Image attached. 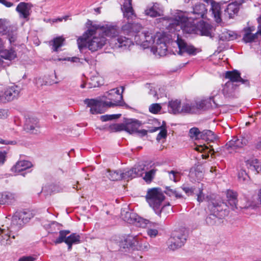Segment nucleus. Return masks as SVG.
Here are the masks:
<instances>
[{
    "label": "nucleus",
    "mask_w": 261,
    "mask_h": 261,
    "mask_svg": "<svg viewBox=\"0 0 261 261\" xmlns=\"http://www.w3.org/2000/svg\"><path fill=\"white\" fill-rule=\"evenodd\" d=\"M168 28L171 32L182 30L184 33L199 34L212 38L210 26L203 21H200L197 25L194 22L188 21L189 14L179 10H174Z\"/></svg>",
    "instance_id": "nucleus-1"
},
{
    "label": "nucleus",
    "mask_w": 261,
    "mask_h": 261,
    "mask_svg": "<svg viewBox=\"0 0 261 261\" xmlns=\"http://www.w3.org/2000/svg\"><path fill=\"white\" fill-rule=\"evenodd\" d=\"M86 26L87 28L82 36L77 39V44L80 50L87 47L92 52L102 48L107 43V39L99 33L100 24L88 20Z\"/></svg>",
    "instance_id": "nucleus-2"
},
{
    "label": "nucleus",
    "mask_w": 261,
    "mask_h": 261,
    "mask_svg": "<svg viewBox=\"0 0 261 261\" xmlns=\"http://www.w3.org/2000/svg\"><path fill=\"white\" fill-rule=\"evenodd\" d=\"M121 31L128 36H134L135 42L143 49L149 48L155 42L156 35L139 23L127 22L122 26Z\"/></svg>",
    "instance_id": "nucleus-3"
},
{
    "label": "nucleus",
    "mask_w": 261,
    "mask_h": 261,
    "mask_svg": "<svg viewBox=\"0 0 261 261\" xmlns=\"http://www.w3.org/2000/svg\"><path fill=\"white\" fill-rule=\"evenodd\" d=\"M105 96L111 101L103 102L94 99H86L84 100L87 107L90 108V111L92 114H102L105 112L106 107L123 106L126 105L123 101L122 94H120L118 88H114L107 92Z\"/></svg>",
    "instance_id": "nucleus-4"
},
{
    "label": "nucleus",
    "mask_w": 261,
    "mask_h": 261,
    "mask_svg": "<svg viewBox=\"0 0 261 261\" xmlns=\"http://www.w3.org/2000/svg\"><path fill=\"white\" fill-rule=\"evenodd\" d=\"M146 199L149 205L153 208L158 215H160L167 209L171 210L169 204L165 205L161 210L160 209V205L164 199V196L159 188L149 189L146 195Z\"/></svg>",
    "instance_id": "nucleus-5"
},
{
    "label": "nucleus",
    "mask_w": 261,
    "mask_h": 261,
    "mask_svg": "<svg viewBox=\"0 0 261 261\" xmlns=\"http://www.w3.org/2000/svg\"><path fill=\"white\" fill-rule=\"evenodd\" d=\"M70 231L68 230H61L59 231V237L54 241L55 244H58L65 242L68 245V250L70 251L73 244H79L81 242V237L79 234L73 233L67 236Z\"/></svg>",
    "instance_id": "nucleus-6"
},
{
    "label": "nucleus",
    "mask_w": 261,
    "mask_h": 261,
    "mask_svg": "<svg viewBox=\"0 0 261 261\" xmlns=\"http://www.w3.org/2000/svg\"><path fill=\"white\" fill-rule=\"evenodd\" d=\"M21 88L16 85L7 87L0 91V103H7L17 99L20 96Z\"/></svg>",
    "instance_id": "nucleus-7"
},
{
    "label": "nucleus",
    "mask_w": 261,
    "mask_h": 261,
    "mask_svg": "<svg viewBox=\"0 0 261 261\" xmlns=\"http://www.w3.org/2000/svg\"><path fill=\"white\" fill-rule=\"evenodd\" d=\"M186 240L187 235L185 231H175L168 240V248L175 250L182 246Z\"/></svg>",
    "instance_id": "nucleus-8"
},
{
    "label": "nucleus",
    "mask_w": 261,
    "mask_h": 261,
    "mask_svg": "<svg viewBox=\"0 0 261 261\" xmlns=\"http://www.w3.org/2000/svg\"><path fill=\"white\" fill-rule=\"evenodd\" d=\"M156 44L151 48V51L154 55H158L160 56L166 55L167 52V46L165 42L166 38L163 35L158 33L156 34Z\"/></svg>",
    "instance_id": "nucleus-9"
},
{
    "label": "nucleus",
    "mask_w": 261,
    "mask_h": 261,
    "mask_svg": "<svg viewBox=\"0 0 261 261\" xmlns=\"http://www.w3.org/2000/svg\"><path fill=\"white\" fill-rule=\"evenodd\" d=\"M185 12L189 14L188 21H190V20L203 18L204 15L207 12V9L206 8L204 4L201 3H198L193 6L192 12Z\"/></svg>",
    "instance_id": "nucleus-10"
},
{
    "label": "nucleus",
    "mask_w": 261,
    "mask_h": 261,
    "mask_svg": "<svg viewBox=\"0 0 261 261\" xmlns=\"http://www.w3.org/2000/svg\"><path fill=\"white\" fill-rule=\"evenodd\" d=\"M175 41L179 48L178 52L179 55H182L185 53L191 55H196V49L192 45H188L178 34H177Z\"/></svg>",
    "instance_id": "nucleus-11"
},
{
    "label": "nucleus",
    "mask_w": 261,
    "mask_h": 261,
    "mask_svg": "<svg viewBox=\"0 0 261 261\" xmlns=\"http://www.w3.org/2000/svg\"><path fill=\"white\" fill-rule=\"evenodd\" d=\"M32 7L33 5L31 3L21 2L16 7V11L18 12L19 18L28 21L32 12Z\"/></svg>",
    "instance_id": "nucleus-12"
},
{
    "label": "nucleus",
    "mask_w": 261,
    "mask_h": 261,
    "mask_svg": "<svg viewBox=\"0 0 261 261\" xmlns=\"http://www.w3.org/2000/svg\"><path fill=\"white\" fill-rule=\"evenodd\" d=\"M101 28L99 29V33L103 34V35L111 37V44H113L116 39V37L117 36L119 30L117 26L107 24L106 25H100Z\"/></svg>",
    "instance_id": "nucleus-13"
},
{
    "label": "nucleus",
    "mask_w": 261,
    "mask_h": 261,
    "mask_svg": "<svg viewBox=\"0 0 261 261\" xmlns=\"http://www.w3.org/2000/svg\"><path fill=\"white\" fill-rule=\"evenodd\" d=\"M23 215V213H17L16 212L12 217L10 227H7V228L13 232L18 231L23 225L22 220L24 218Z\"/></svg>",
    "instance_id": "nucleus-14"
},
{
    "label": "nucleus",
    "mask_w": 261,
    "mask_h": 261,
    "mask_svg": "<svg viewBox=\"0 0 261 261\" xmlns=\"http://www.w3.org/2000/svg\"><path fill=\"white\" fill-rule=\"evenodd\" d=\"M144 170V168L142 166H136L128 170L122 172V179L128 180L133 178L141 176L143 175Z\"/></svg>",
    "instance_id": "nucleus-15"
},
{
    "label": "nucleus",
    "mask_w": 261,
    "mask_h": 261,
    "mask_svg": "<svg viewBox=\"0 0 261 261\" xmlns=\"http://www.w3.org/2000/svg\"><path fill=\"white\" fill-rule=\"evenodd\" d=\"M226 204L222 203L220 205L215 206L214 209V214H210L206 218V222L210 225H213L219 222L220 218L217 216V214H215L216 212H219L221 213H225L226 211Z\"/></svg>",
    "instance_id": "nucleus-16"
},
{
    "label": "nucleus",
    "mask_w": 261,
    "mask_h": 261,
    "mask_svg": "<svg viewBox=\"0 0 261 261\" xmlns=\"http://www.w3.org/2000/svg\"><path fill=\"white\" fill-rule=\"evenodd\" d=\"M225 77L229 80L228 82H241L246 86H249V82L248 80H245L241 77L240 73L237 70L228 71L225 73Z\"/></svg>",
    "instance_id": "nucleus-17"
},
{
    "label": "nucleus",
    "mask_w": 261,
    "mask_h": 261,
    "mask_svg": "<svg viewBox=\"0 0 261 261\" xmlns=\"http://www.w3.org/2000/svg\"><path fill=\"white\" fill-rule=\"evenodd\" d=\"M163 12L162 6L160 4L155 3L151 4L147 6L145 10V14L146 15L155 17L161 16Z\"/></svg>",
    "instance_id": "nucleus-18"
},
{
    "label": "nucleus",
    "mask_w": 261,
    "mask_h": 261,
    "mask_svg": "<svg viewBox=\"0 0 261 261\" xmlns=\"http://www.w3.org/2000/svg\"><path fill=\"white\" fill-rule=\"evenodd\" d=\"M3 228H0V243L2 245H10L12 243V239H14V235L11 236V233L13 232L8 229H6L3 226Z\"/></svg>",
    "instance_id": "nucleus-19"
},
{
    "label": "nucleus",
    "mask_w": 261,
    "mask_h": 261,
    "mask_svg": "<svg viewBox=\"0 0 261 261\" xmlns=\"http://www.w3.org/2000/svg\"><path fill=\"white\" fill-rule=\"evenodd\" d=\"M247 140L245 138L234 137L226 143L225 146L227 149L235 150L242 148L247 144Z\"/></svg>",
    "instance_id": "nucleus-20"
},
{
    "label": "nucleus",
    "mask_w": 261,
    "mask_h": 261,
    "mask_svg": "<svg viewBox=\"0 0 261 261\" xmlns=\"http://www.w3.org/2000/svg\"><path fill=\"white\" fill-rule=\"evenodd\" d=\"M121 9L124 17L126 18L127 20H132L136 17L132 7V0H125Z\"/></svg>",
    "instance_id": "nucleus-21"
},
{
    "label": "nucleus",
    "mask_w": 261,
    "mask_h": 261,
    "mask_svg": "<svg viewBox=\"0 0 261 261\" xmlns=\"http://www.w3.org/2000/svg\"><path fill=\"white\" fill-rule=\"evenodd\" d=\"M255 30L254 26L244 28V34L242 40L245 43H251L257 39V33H252Z\"/></svg>",
    "instance_id": "nucleus-22"
},
{
    "label": "nucleus",
    "mask_w": 261,
    "mask_h": 261,
    "mask_svg": "<svg viewBox=\"0 0 261 261\" xmlns=\"http://www.w3.org/2000/svg\"><path fill=\"white\" fill-rule=\"evenodd\" d=\"M114 47L122 48L124 49L129 48L133 45L132 40L128 38L123 36H118L115 40V42H113Z\"/></svg>",
    "instance_id": "nucleus-23"
},
{
    "label": "nucleus",
    "mask_w": 261,
    "mask_h": 261,
    "mask_svg": "<svg viewBox=\"0 0 261 261\" xmlns=\"http://www.w3.org/2000/svg\"><path fill=\"white\" fill-rule=\"evenodd\" d=\"M16 194L8 191L4 192L0 194V204H13L16 201Z\"/></svg>",
    "instance_id": "nucleus-24"
},
{
    "label": "nucleus",
    "mask_w": 261,
    "mask_h": 261,
    "mask_svg": "<svg viewBox=\"0 0 261 261\" xmlns=\"http://www.w3.org/2000/svg\"><path fill=\"white\" fill-rule=\"evenodd\" d=\"M32 163L28 161H18L16 164L12 167L11 171L14 173L18 174L32 167Z\"/></svg>",
    "instance_id": "nucleus-25"
},
{
    "label": "nucleus",
    "mask_w": 261,
    "mask_h": 261,
    "mask_svg": "<svg viewBox=\"0 0 261 261\" xmlns=\"http://www.w3.org/2000/svg\"><path fill=\"white\" fill-rule=\"evenodd\" d=\"M38 128H39L38 121L36 119L29 118L26 119L24 128L27 132L36 133Z\"/></svg>",
    "instance_id": "nucleus-26"
},
{
    "label": "nucleus",
    "mask_w": 261,
    "mask_h": 261,
    "mask_svg": "<svg viewBox=\"0 0 261 261\" xmlns=\"http://www.w3.org/2000/svg\"><path fill=\"white\" fill-rule=\"evenodd\" d=\"M237 87V84L232 83L231 82H227L224 85L222 92L226 97H233L234 95V92Z\"/></svg>",
    "instance_id": "nucleus-27"
},
{
    "label": "nucleus",
    "mask_w": 261,
    "mask_h": 261,
    "mask_svg": "<svg viewBox=\"0 0 261 261\" xmlns=\"http://www.w3.org/2000/svg\"><path fill=\"white\" fill-rule=\"evenodd\" d=\"M237 193L231 190H228L226 192V197L228 204L233 210L238 209L237 206Z\"/></svg>",
    "instance_id": "nucleus-28"
},
{
    "label": "nucleus",
    "mask_w": 261,
    "mask_h": 261,
    "mask_svg": "<svg viewBox=\"0 0 261 261\" xmlns=\"http://www.w3.org/2000/svg\"><path fill=\"white\" fill-rule=\"evenodd\" d=\"M211 5V10L216 21L218 23L221 21V7L219 3H217L213 0L210 3Z\"/></svg>",
    "instance_id": "nucleus-29"
},
{
    "label": "nucleus",
    "mask_w": 261,
    "mask_h": 261,
    "mask_svg": "<svg viewBox=\"0 0 261 261\" xmlns=\"http://www.w3.org/2000/svg\"><path fill=\"white\" fill-rule=\"evenodd\" d=\"M141 125V123L137 120H132L125 124V131L129 133H136Z\"/></svg>",
    "instance_id": "nucleus-30"
},
{
    "label": "nucleus",
    "mask_w": 261,
    "mask_h": 261,
    "mask_svg": "<svg viewBox=\"0 0 261 261\" xmlns=\"http://www.w3.org/2000/svg\"><path fill=\"white\" fill-rule=\"evenodd\" d=\"M247 167L258 173L261 171V163L257 159H251L246 161Z\"/></svg>",
    "instance_id": "nucleus-31"
},
{
    "label": "nucleus",
    "mask_w": 261,
    "mask_h": 261,
    "mask_svg": "<svg viewBox=\"0 0 261 261\" xmlns=\"http://www.w3.org/2000/svg\"><path fill=\"white\" fill-rule=\"evenodd\" d=\"M0 57L8 60H14L17 57L16 51L12 48L3 49L0 50Z\"/></svg>",
    "instance_id": "nucleus-32"
},
{
    "label": "nucleus",
    "mask_w": 261,
    "mask_h": 261,
    "mask_svg": "<svg viewBox=\"0 0 261 261\" xmlns=\"http://www.w3.org/2000/svg\"><path fill=\"white\" fill-rule=\"evenodd\" d=\"M147 234L150 238L156 237L159 233L160 225L158 223L152 222L149 223L147 227Z\"/></svg>",
    "instance_id": "nucleus-33"
},
{
    "label": "nucleus",
    "mask_w": 261,
    "mask_h": 261,
    "mask_svg": "<svg viewBox=\"0 0 261 261\" xmlns=\"http://www.w3.org/2000/svg\"><path fill=\"white\" fill-rule=\"evenodd\" d=\"M239 11V7L237 3H232L227 5L224 10V14L227 15L229 18H232L233 16Z\"/></svg>",
    "instance_id": "nucleus-34"
},
{
    "label": "nucleus",
    "mask_w": 261,
    "mask_h": 261,
    "mask_svg": "<svg viewBox=\"0 0 261 261\" xmlns=\"http://www.w3.org/2000/svg\"><path fill=\"white\" fill-rule=\"evenodd\" d=\"M103 84V78L99 75H93L90 77V81L88 83V88L99 87Z\"/></svg>",
    "instance_id": "nucleus-35"
},
{
    "label": "nucleus",
    "mask_w": 261,
    "mask_h": 261,
    "mask_svg": "<svg viewBox=\"0 0 261 261\" xmlns=\"http://www.w3.org/2000/svg\"><path fill=\"white\" fill-rule=\"evenodd\" d=\"M168 111L170 113L176 114L180 112V101L178 100H172L169 102Z\"/></svg>",
    "instance_id": "nucleus-36"
},
{
    "label": "nucleus",
    "mask_w": 261,
    "mask_h": 261,
    "mask_svg": "<svg viewBox=\"0 0 261 261\" xmlns=\"http://www.w3.org/2000/svg\"><path fill=\"white\" fill-rule=\"evenodd\" d=\"M121 214L122 219L130 224L134 223L135 217H137L136 214L124 210L121 211Z\"/></svg>",
    "instance_id": "nucleus-37"
},
{
    "label": "nucleus",
    "mask_w": 261,
    "mask_h": 261,
    "mask_svg": "<svg viewBox=\"0 0 261 261\" xmlns=\"http://www.w3.org/2000/svg\"><path fill=\"white\" fill-rule=\"evenodd\" d=\"M65 41L64 38L61 36L56 37L50 42V45L54 51H58V48L63 45Z\"/></svg>",
    "instance_id": "nucleus-38"
},
{
    "label": "nucleus",
    "mask_w": 261,
    "mask_h": 261,
    "mask_svg": "<svg viewBox=\"0 0 261 261\" xmlns=\"http://www.w3.org/2000/svg\"><path fill=\"white\" fill-rule=\"evenodd\" d=\"M216 139L214 133L210 130H204L201 132V139L207 142H213Z\"/></svg>",
    "instance_id": "nucleus-39"
},
{
    "label": "nucleus",
    "mask_w": 261,
    "mask_h": 261,
    "mask_svg": "<svg viewBox=\"0 0 261 261\" xmlns=\"http://www.w3.org/2000/svg\"><path fill=\"white\" fill-rule=\"evenodd\" d=\"M151 223V222L148 220L140 217L137 215V217H135L134 223L133 224L142 228H147L149 223Z\"/></svg>",
    "instance_id": "nucleus-40"
},
{
    "label": "nucleus",
    "mask_w": 261,
    "mask_h": 261,
    "mask_svg": "<svg viewBox=\"0 0 261 261\" xmlns=\"http://www.w3.org/2000/svg\"><path fill=\"white\" fill-rule=\"evenodd\" d=\"M107 176L111 180H118L122 179V174L121 171H110L107 172Z\"/></svg>",
    "instance_id": "nucleus-41"
},
{
    "label": "nucleus",
    "mask_w": 261,
    "mask_h": 261,
    "mask_svg": "<svg viewBox=\"0 0 261 261\" xmlns=\"http://www.w3.org/2000/svg\"><path fill=\"white\" fill-rule=\"evenodd\" d=\"M220 39L222 41H229L236 38V34L230 31H225L219 36Z\"/></svg>",
    "instance_id": "nucleus-42"
},
{
    "label": "nucleus",
    "mask_w": 261,
    "mask_h": 261,
    "mask_svg": "<svg viewBox=\"0 0 261 261\" xmlns=\"http://www.w3.org/2000/svg\"><path fill=\"white\" fill-rule=\"evenodd\" d=\"M201 132L196 127L191 128L189 132V136L193 140H197L201 139Z\"/></svg>",
    "instance_id": "nucleus-43"
},
{
    "label": "nucleus",
    "mask_w": 261,
    "mask_h": 261,
    "mask_svg": "<svg viewBox=\"0 0 261 261\" xmlns=\"http://www.w3.org/2000/svg\"><path fill=\"white\" fill-rule=\"evenodd\" d=\"M218 90H214L212 93V96L210 97V102L211 107H218L221 104L218 103L217 99Z\"/></svg>",
    "instance_id": "nucleus-44"
},
{
    "label": "nucleus",
    "mask_w": 261,
    "mask_h": 261,
    "mask_svg": "<svg viewBox=\"0 0 261 261\" xmlns=\"http://www.w3.org/2000/svg\"><path fill=\"white\" fill-rule=\"evenodd\" d=\"M125 241L128 246L133 247L138 244V238L136 237L128 236L125 239Z\"/></svg>",
    "instance_id": "nucleus-45"
},
{
    "label": "nucleus",
    "mask_w": 261,
    "mask_h": 261,
    "mask_svg": "<svg viewBox=\"0 0 261 261\" xmlns=\"http://www.w3.org/2000/svg\"><path fill=\"white\" fill-rule=\"evenodd\" d=\"M165 192L169 196H175L177 198H180L182 197V195L176 190L171 189L170 188H167Z\"/></svg>",
    "instance_id": "nucleus-46"
},
{
    "label": "nucleus",
    "mask_w": 261,
    "mask_h": 261,
    "mask_svg": "<svg viewBox=\"0 0 261 261\" xmlns=\"http://www.w3.org/2000/svg\"><path fill=\"white\" fill-rule=\"evenodd\" d=\"M169 175V178L171 180L174 182H177L180 180V173L177 171L172 170L168 172Z\"/></svg>",
    "instance_id": "nucleus-47"
},
{
    "label": "nucleus",
    "mask_w": 261,
    "mask_h": 261,
    "mask_svg": "<svg viewBox=\"0 0 261 261\" xmlns=\"http://www.w3.org/2000/svg\"><path fill=\"white\" fill-rule=\"evenodd\" d=\"M155 172L156 170L153 169L148 172H145L144 179L147 182L151 181L155 175Z\"/></svg>",
    "instance_id": "nucleus-48"
},
{
    "label": "nucleus",
    "mask_w": 261,
    "mask_h": 261,
    "mask_svg": "<svg viewBox=\"0 0 261 261\" xmlns=\"http://www.w3.org/2000/svg\"><path fill=\"white\" fill-rule=\"evenodd\" d=\"M238 178L240 181L245 182L248 181L249 177L245 170H241L238 173Z\"/></svg>",
    "instance_id": "nucleus-49"
},
{
    "label": "nucleus",
    "mask_w": 261,
    "mask_h": 261,
    "mask_svg": "<svg viewBox=\"0 0 261 261\" xmlns=\"http://www.w3.org/2000/svg\"><path fill=\"white\" fill-rule=\"evenodd\" d=\"M161 110V106L159 103H153L150 106L149 111L153 114H156Z\"/></svg>",
    "instance_id": "nucleus-50"
},
{
    "label": "nucleus",
    "mask_w": 261,
    "mask_h": 261,
    "mask_svg": "<svg viewBox=\"0 0 261 261\" xmlns=\"http://www.w3.org/2000/svg\"><path fill=\"white\" fill-rule=\"evenodd\" d=\"M111 129L114 132L125 130V124H115L111 126Z\"/></svg>",
    "instance_id": "nucleus-51"
},
{
    "label": "nucleus",
    "mask_w": 261,
    "mask_h": 261,
    "mask_svg": "<svg viewBox=\"0 0 261 261\" xmlns=\"http://www.w3.org/2000/svg\"><path fill=\"white\" fill-rule=\"evenodd\" d=\"M120 114H117V115H102L100 116V119L102 121H107L109 120H111L114 119H117L119 118L120 116Z\"/></svg>",
    "instance_id": "nucleus-52"
},
{
    "label": "nucleus",
    "mask_w": 261,
    "mask_h": 261,
    "mask_svg": "<svg viewBox=\"0 0 261 261\" xmlns=\"http://www.w3.org/2000/svg\"><path fill=\"white\" fill-rule=\"evenodd\" d=\"M199 191L197 194V200L199 202H202L204 199V194L203 193V185L201 184L200 187H198Z\"/></svg>",
    "instance_id": "nucleus-53"
},
{
    "label": "nucleus",
    "mask_w": 261,
    "mask_h": 261,
    "mask_svg": "<svg viewBox=\"0 0 261 261\" xmlns=\"http://www.w3.org/2000/svg\"><path fill=\"white\" fill-rule=\"evenodd\" d=\"M17 213H23L24 215L23 217L24 218L22 219L23 221V224L29 221V220L31 219V218L32 217V213H30L29 212H25V211H19L17 212Z\"/></svg>",
    "instance_id": "nucleus-54"
},
{
    "label": "nucleus",
    "mask_w": 261,
    "mask_h": 261,
    "mask_svg": "<svg viewBox=\"0 0 261 261\" xmlns=\"http://www.w3.org/2000/svg\"><path fill=\"white\" fill-rule=\"evenodd\" d=\"M192 110L193 107L192 106L188 103H186L182 105L180 112L185 113H191L192 112Z\"/></svg>",
    "instance_id": "nucleus-55"
},
{
    "label": "nucleus",
    "mask_w": 261,
    "mask_h": 261,
    "mask_svg": "<svg viewBox=\"0 0 261 261\" xmlns=\"http://www.w3.org/2000/svg\"><path fill=\"white\" fill-rule=\"evenodd\" d=\"M160 129L161 130L156 137V140L159 141L162 139L166 138L167 137V130L165 128H163L162 127V128H161Z\"/></svg>",
    "instance_id": "nucleus-56"
},
{
    "label": "nucleus",
    "mask_w": 261,
    "mask_h": 261,
    "mask_svg": "<svg viewBox=\"0 0 261 261\" xmlns=\"http://www.w3.org/2000/svg\"><path fill=\"white\" fill-rule=\"evenodd\" d=\"M183 191L188 195H191L194 194L195 189L193 187H187L185 185H183L181 187Z\"/></svg>",
    "instance_id": "nucleus-57"
},
{
    "label": "nucleus",
    "mask_w": 261,
    "mask_h": 261,
    "mask_svg": "<svg viewBox=\"0 0 261 261\" xmlns=\"http://www.w3.org/2000/svg\"><path fill=\"white\" fill-rule=\"evenodd\" d=\"M7 29V27L5 21L4 20L0 19V34H5Z\"/></svg>",
    "instance_id": "nucleus-58"
},
{
    "label": "nucleus",
    "mask_w": 261,
    "mask_h": 261,
    "mask_svg": "<svg viewBox=\"0 0 261 261\" xmlns=\"http://www.w3.org/2000/svg\"><path fill=\"white\" fill-rule=\"evenodd\" d=\"M36 258L31 256H24L20 257L18 261H35Z\"/></svg>",
    "instance_id": "nucleus-59"
},
{
    "label": "nucleus",
    "mask_w": 261,
    "mask_h": 261,
    "mask_svg": "<svg viewBox=\"0 0 261 261\" xmlns=\"http://www.w3.org/2000/svg\"><path fill=\"white\" fill-rule=\"evenodd\" d=\"M68 61H70L72 62H75V63H80L81 64L83 63V60L80 59L79 58L74 57L72 58H68Z\"/></svg>",
    "instance_id": "nucleus-60"
},
{
    "label": "nucleus",
    "mask_w": 261,
    "mask_h": 261,
    "mask_svg": "<svg viewBox=\"0 0 261 261\" xmlns=\"http://www.w3.org/2000/svg\"><path fill=\"white\" fill-rule=\"evenodd\" d=\"M8 116V111L5 109H0V119L6 118Z\"/></svg>",
    "instance_id": "nucleus-61"
},
{
    "label": "nucleus",
    "mask_w": 261,
    "mask_h": 261,
    "mask_svg": "<svg viewBox=\"0 0 261 261\" xmlns=\"http://www.w3.org/2000/svg\"><path fill=\"white\" fill-rule=\"evenodd\" d=\"M16 141H8L6 140H4L0 138V144H15Z\"/></svg>",
    "instance_id": "nucleus-62"
},
{
    "label": "nucleus",
    "mask_w": 261,
    "mask_h": 261,
    "mask_svg": "<svg viewBox=\"0 0 261 261\" xmlns=\"http://www.w3.org/2000/svg\"><path fill=\"white\" fill-rule=\"evenodd\" d=\"M0 3L3 4L7 7H11L13 6V3L7 0H0Z\"/></svg>",
    "instance_id": "nucleus-63"
},
{
    "label": "nucleus",
    "mask_w": 261,
    "mask_h": 261,
    "mask_svg": "<svg viewBox=\"0 0 261 261\" xmlns=\"http://www.w3.org/2000/svg\"><path fill=\"white\" fill-rule=\"evenodd\" d=\"M6 160V153L5 152L0 151V165H3Z\"/></svg>",
    "instance_id": "nucleus-64"
}]
</instances>
